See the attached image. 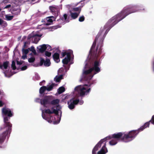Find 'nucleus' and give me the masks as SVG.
<instances>
[{"label":"nucleus","instance_id":"nucleus-53","mask_svg":"<svg viewBox=\"0 0 154 154\" xmlns=\"http://www.w3.org/2000/svg\"><path fill=\"white\" fill-rule=\"evenodd\" d=\"M91 84H90L89 85L85 84L84 85L85 86H88V87H90L91 85Z\"/></svg>","mask_w":154,"mask_h":154},{"label":"nucleus","instance_id":"nucleus-11","mask_svg":"<svg viewBox=\"0 0 154 154\" xmlns=\"http://www.w3.org/2000/svg\"><path fill=\"white\" fill-rule=\"evenodd\" d=\"M55 107V106H53L51 108V109H45V112L46 114H49L54 113L56 115H58L59 113L58 110H58L56 109H54Z\"/></svg>","mask_w":154,"mask_h":154},{"label":"nucleus","instance_id":"nucleus-33","mask_svg":"<svg viewBox=\"0 0 154 154\" xmlns=\"http://www.w3.org/2000/svg\"><path fill=\"white\" fill-rule=\"evenodd\" d=\"M30 50L32 51L35 55L37 54L36 51L33 46H32L31 47Z\"/></svg>","mask_w":154,"mask_h":154},{"label":"nucleus","instance_id":"nucleus-37","mask_svg":"<svg viewBox=\"0 0 154 154\" xmlns=\"http://www.w3.org/2000/svg\"><path fill=\"white\" fill-rule=\"evenodd\" d=\"M79 10L80 11V7L73 8L72 9V11H78Z\"/></svg>","mask_w":154,"mask_h":154},{"label":"nucleus","instance_id":"nucleus-34","mask_svg":"<svg viewBox=\"0 0 154 154\" xmlns=\"http://www.w3.org/2000/svg\"><path fill=\"white\" fill-rule=\"evenodd\" d=\"M68 54H69L71 55V54L70 52H67L66 51L63 52L62 53L61 55L62 57H63L65 56L66 55L67 56V55Z\"/></svg>","mask_w":154,"mask_h":154},{"label":"nucleus","instance_id":"nucleus-51","mask_svg":"<svg viewBox=\"0 0 154 154\" xmlns=\"http://www.w3.org/2000/svg\"><path fill=\"white\" fill-rule=\"evenodd\" d=\"M11 6V5H7L6 7H5V8H7L9 7H10Z\"/></svg>","mask_w":154,"mask_h":154},{"label":"nucleus","instance_id":"nucleus-15","mask_svg":"<svg viewBox=\"0 0 154 154\" xmlns=\"http://www.w3.org/2000/svg\"><path fill=\"white\" fill-rule=\"evenodd\" d=\"M56 18L57 17L54 16H51L47 17L46 19L47 21L49 23H46L45 25H50L51 23H52L53 21L55 20Z\"/></svg>","mask_w":154,"mask_h":154},{"label":"nucleus","instance_id":"nucleus-31","mask_svg":"<svg viewBox=\"0 0 154 154\" xmlns=\"http://www.w3.org/2000/svg\"><path fill=\"white\" fill-rule=\"evenodd\" d=\"M57 21H58V23L60 24H64L65 23L61 17H60L59 19L57 20Z\"/></svg>","mask_w":154,"mask_h":154},{"label":"nucleus","instance_id":"nucleus-45","mask_svg":"<svg viewBox=\"0 0 154 154\" xmlns=\"http://www.w3.org/2000/svg\"><path fill=\"white\" fill-rule=\"evenodd\" d=\"M47 45V47L48 50L49 51H50L51 50V48L50 46L49 45Z\"/></svg>","mask_w":154,"mask_h":154},{"label":"nucleus","instance_id":"nucleus-3","mask_svg":"<svg viewBox=\"0 0 154 154\" xmlns=\"http://www.w3.org/2000/svg\"><path fill=\"white\" fill-rule=\"evenodd\" d=\"M123 135V133L122 132H119L117 134H114L112 135H109L103 139H102L92 149V154H97V152L100 148L101 146V144L107 140H110L112 138L115 139L116 140H119Z\"/></svg>","mask_w":154,"mask_h":154},{"label":"nucleus","instance_id":"nucleus-23","mask_svg":"<svg viewBox=\"0 0 154 154\" xmlns=\"http://www.w3.org/2000/svg\"><path fill=\"white\" fill-rule=\"evenodd\" d=\"M47 87L45 86H42L39 89V93L40 94H43L44 92L47 90Z\"/></svg>","mask_w":154,"mask_h":154},{"label":"nucleus","instance_id":"nucleus-12","mask_svg":"<svg viewBox=\"0 0 154 154\" xmlns=\"http://www.w3.org/2000/svg\"><path fill=\"white\" fill-rule=\"evenodd\" d=\"M40 66H42L43 64L45 66H49L50 65L51 63L49 59H47L45 60L43 58L40 57Z\"/></svg>","mask_w":154,"mask_h":154},{"label":"nucleus","instance_id":"nucleus-9","mask_svg":"<svg viewBox=\"0 0 154 154\" xmlns=\"http://www.w3.org/2000/svg\"><path fill=\"white\" fill-rule=\"evenodd\" d=\"M42 116L43 119H44L45 120H46L49 123H51L52 122L53 120L54 121V124H57L59 123L60 122V119H59V120H58L57 121H56L55 120L54 121V119H53V117L51 116L50 115L47 116L45 114H42Z\"/></svg>","mask_w":154,"mask_h":154},{"label":"nucleus","instance_id":"nucleus-7","mask_svg":"<svg viewBox=\"0 0 154 154\" xmlns=\"http://www.w3.org/2000/svg\"><path fill=\"white\" fill-rule=\"evenodd\" d=\"M42 35V34L39 35L36 34L33 35V34H29L28 36V39L29 40L32 38V42L35 44H37L38 42L40 40V38H38L37 37H41Z\"/></svg>","mask_w":154,"mask_h":154},{"label":"nucleus","instance_id":"nucleus-29","mask_svg":"<svg viewBox=\"0 0 154 154\" xmlns=\"http://www.w3.org/2000/svg\"><path fill=\"white\" fill-rule=\"evenodd\" d=\"M117 143V141L116 140L112 139L110 140L109 142L110 145L113 146L116 145Z\"/></svg>","mask_w":154,"mask_h":154},{"label":"nucleus","instance_id":"nucleus-2","mask_svg":"<svg viewBox=\"0 0 154 154\" xmlns=\"http://www.w3.org/2000/svg\"><path fill=\"white\" fill-rule=\"evenodd\" d=\"M2 114L3 118L4 125L1 127L0 131L4 130L5 131L0 134V143L2 144L6 139V136L9 132V133L11 131L12 124L9 122L10 118L14 115V112L11 109L5 106L2 109Z\"/></svg>","mask_w":154,"mask_h":154},{"label":"nucleus","instance_id":"nucleus-56","mask_svg":"<svg viewBox=\"0 0 154 154\" xmlns=\"http://www.w3.org/2000/svg\"><path fill=\"white\" fill-rule=\"evenodd\" d=\"M153 71L154 72V62L153 63Z\"/></svg>","mask_w":154,"mask_h":154},{"label":"nucleus","instance_id":"nucleus-35","mask_svg":"<svg viewBox=\"0 0 154 154\" xmlns=\"http://www.w3.org/2000/svg\"><path fill=\"white\" fill-rule=\"evenodd\" d=\"M85 18L84 16L80 17L79 19V20L80 22L83 21L85 20Z\"/></svg>","mask_w":154,"mask_h":154},{"label":"nucleus","instance_id":"nucleus-28","mask_svg":"<svg viewBox=\"0 0 154 154\" xmlns=\"http://www.w3.org/2000/svg\"><path fill=\"white\" fill-rule=\"evenodd\" d=\"M21 11V9H18L16 11H11L12 14L14 15H17L20 14Z\"/></svg>","mask_w":154,"mask_h":154},{"label":"nucleus","instance_id":"nucleus-40","mask_svg":"<svg viewBox=\"0 0 154 154\" xmlns=\"http://www.w3.org/2000/svg\"><path fill=\"white\" fill-rule=\"evenodd\" d=\"M1 25L4 27H5L7 26V23L6 21L4 20L3 22V23Z\"/></svg>","mask_w":154,"mask_h":154},{"label":"nucleus","instance_id":"nucleus-46","mask_svg":"<svg viewBox=\"0 0 154 154\" xmlns=\"http://www.w3.org/2000/svg\"><path fill=\"white\" fill-rule=\"evenodd\" d=\"M27 43V42H24V45H23V48L24 49L26 47V44Z\"/></svg>","mask_w":154,"mask_h":154},{"label":"nucleus","instance_id":"nucleus-50","mask_svg":"<svg viewBox=\"0 0 154 154\" xmlns=\"http://www.w3.org/2000/svg\"><path fill=\"white\" fill-rule=\"evenodd\" d=\"M3 21L2 19L0 18V25H1L2 24Z\"/></svg>","mask_w":154,"mask_h":154},{"label":"nucleus","instance_id":"nucleus-21","mask_svg":"<svg viewBox=\"0 0 154 154\" xmlns=\"http://www.w3.org/2000/svg\"><path fill=\"white\" fill-rule=\"evenodd\" d=\"M25 2L24 0H15L14 4L17 6H20Z\"/></svg>","mask_w":154,"mask_h":154},{"label":"nucleus","instance_id":"nucleus-6","mask_svg":"<svg viewBox=\"0 0 154 154\" xmlns=\"http://www.w3.org/2000/svg\"><path fill=\"white\" fill-rule=\"evenodd\" d=\"M51 96H46L40 100V103L44 107H48V106L50 105Z\"/></svg>","mask_w":154,"mask_h":154},{"label":"nucleus","instance_id":"nucleus-32","mask_svg":"<svg viewBox=\"0 0 154 154\" xmlns=\"http://www.w3.org/2000/svg\"><path fill=\"white\" fill-rule=\"evenodd\" d=\"M11 66L13 70H14L16 69V67L15 66V63L14 61H12Z\"/></svg>","mask_w":154,"mask_h":154},{"label":"nucleus","instance_id":"nucleus-10","mask_svg":"<svg viewBox=\"0 0 154 154\" xmlns=\"http://www.w3.org/2000/svg\"><path fill=\"white\" fill-rule=\"evenodd\" d=\"M49 9L51 12L54 15V16L57 17L58 16L59 8L58 6L55 5L50 6L49 7Z\"/></svg>","mask_w":154,"mask_h":154},{"label":"nucleus","instance_id":"nucleus-14","mask_svg":"<svg viewBox=\"0 0 154 154\" xmlns=\"http://www.w3.org/2000/svg\"><path fill=\"white\" fill-rule=\"evenodd\" d=\"M108 152V150L106 147V143H104L103 145L100 150L97 152V154H106Z\"/></svg>","mask_w":154,"mask_h":154},{"label":"nucleus","instance_id":"nucleus-48","mask_svg":"<svg viewBox=\"0 0 154 154\" xmlns=\"http://www.w3.org/2000/svg\"><path fill=\"white\" fill-rule=\"evenodd\" d=\"M8 2V0H2V2L3 3H7Z\"/></svg>","mask_w":154,"mask_h":154},{"label":"nucleus","instance_id":"nucleus-27","mask_svg":"<svg viewBox=\"0 0 154 154\" xmlns=\"http://www.w3.org/2000/svg\"><path fill=\"white\" fill-rule=\"evenodd\" d=\"M62 76L61 75L59 76H56L54 79V80L56 82H59L60 80L62 79Z\"/></svg>","mask_w":154,"mask_h":154},{"label":"nucleus","instance_id":"nucleus-36","mask_svg":"<svg viewBox=\"0 0 154 154\" xmlns=\"http://www.w3.org/2000/svg\"><path fill=\"white\" fill-rule=\"evenodd\" d=\"M45 54L46 56L48 57H50L51 56V53L49 52L48 51H45Z\"/></svg>","mask_w":154,"mask_h":154},{"label":"nucleus","instance_id":"nucleus-8","mask_svg":"<svg viewBox=\"0 0 154 154\" xmlns=\"http://www.w3.org/2000/svg\"><path fill=\"white\" fill-rule=\"evenodd\" d=\"M79 102V99L74 100L72 98L67 102L68 107L70 109H72L75 107V105H77Z\"/></svg>","mask_w":154,"mask_h":154},{"label":"nucleus","instance_id":"nucleus-58","mask_svg":"<svg viewBox=\"0 0 154 154\" xmlns=\"http://www.w3.org/2000/svg\"><path fill=\"white\" fill-rule=\"evenodd\" d=\"M32 2H34L36 0H30Z\"/></svg>","mask_w":154,"mask_h":154},{"label":"nucleus","instance_id":"nucleus-22","mask_svg":"<svg viewBox=\"0 0 154 154\" xmlns=\"http://www.w3.org/2000/svg\"><path fill=\"white\" fill-rule=\"evenodd\" d=\"M65 22H69V18L68 17V15L66 14H64L63 17H61Z\"/></svg>","mask_w":154,"mask_h":154},{"label":"nucleus","instance_id":"nucleus-13","mask_svg":"<svg viewBox=\"0 0 154 154\" xmlns=\"http://www.w3.org/2000/svg\"><path fill=\"white\" fill-rule=\"evenodd\" d=\"M9 62L8 61H4L2 63L0 61V69L3 70L8 69L9 67Z\"/></svg>","mask_w":154,"mask_h":154},{"label":"nucleus","instance_id":"nucleus-26","mask_svg":"<svg viewBox=\"0 0 154 154\" xmlns=\"http://www.w3.org/2000/svg\"><path fill=\"white\" fill-rule=\"evenodd\" d=\"M65 91L64 87L63 86L60 87L58 89V92L59 94H61L64 92Z\"/></svg>","mask_w":154,"mask_h":154},{"label":"nucleus","instance_id":"nucleus-16","mask_svg":"<svg viewBox=\"0 0 154 154\" xmlns=\"http://www.w3.org/2000/svg\"><path fill=\"white\" fill-rule=\"evenodd\" d=\"M47 48V45L45 44H43L37 47V48L38 49L39 52L41 53H43Z\"/></svg>","mask_w":154,"mask_h":154},{"label":"nucleus","instance_id":"nucleus-19","mask_svg":"<svg viewBox=\"0 0 154 154\" xmlns=\"http://www.w3.org/2000/svg\"><path fill=\"white\" fill-rule=\"evenodd\" d=\"M80 13V11H79V12L78 13H76V12L73 13V12H71L70 15L71 16V17L73 19H76L78 17Z\"/></svg>","mask_w":154,"mask_h":154},{"label":"nucleus","instance_id":"nucleus-42","mask_svg":"<svg viewBox=\"0 0 154 154\" xmlns=\"http://www.w3.org/2000/svg\"><path fill=\"white\" fill-rule=\"evenodd\" d=\"M27 68V67L25 65L24 66L22 67L21 68V70L22 71H23L26 70Z\"/></svg>","mask_w":154,"mask_h":154},{"label":"nucleus","instance_id":"nucleus-25","mask_svg":"<svg viewBox=\"0 0 154 154\" xmlns=\"http://www.w3.org/2000/svg\"><path fill=\"white\" fill-rule=\"evenodd\" d=\"M152 121H150L149 122H148L145 123V128L148 127L149 125V122H151L154 125V115L152 116Z\"/></svg>","mask_w":154,"mask_h":154},{"label":"nucleus","instance_id":"nucleus-41","mask_svg":"<svg viewBox=\"0 0 154 154\" xmlns=\"http://www.w3.org/2000/svg\"><path fill=\"white\" fill-rule=\"evenodd\" d=\"M20 9L19 6L17 7L16 8H13L12 10H11V11H17V9Z\"/></svg>","mask_w":154,"mask_h":154},{"label":"nucleus","instance_id":"nucleus-24","mask_svg":"<svg viewBox=\"0 0 154 154\" xmlns=\"http://www.w3.org/2000/svg\"><path fill=\"white\" fill-rule=\"evenodd\" d=\"M5 20L8 21L11 20L14 17V16H10L8 14L5 15Z\"/></svg>","mask_w":154,"mask_h":154},{"label":"nucleus","instance_id":"nucleus-44","mask_svg":"<svg viewBox=\"0 0 154 154\" xmlns=\"http://www.w3.org/2000/svg\"><path fill=\"white\" fill-rule=\"evenodd\" d=\"M23 62L22 61H19L18 60L17 61V65H21L22 64Z\"/></svg>","mask_w":154,"mask_h":154},{"label":"nucleus","instance_id":"nucleus-17","mask_svg":"<svg viewBox=\"0 0 154 154\" xmlns=\"http://www.w3.org/2000/svg\"><path fill=\"white\" fill-rule=\"evenodd\" d=\"M60 55L58 53H55L53 55V58L54 61L58 63L60 61Z\"/></svg>","mask_w":154,"mask_h":154},{"label":"nucleus","instance_id":"nucleus-59","mask_svg":"<svg viewBox=\"0 0 154 154\" xmlns=\"http://www.w3.org/2000/svg\"><path fill=\"white\" fill-rule=\"evenodd\" d=\"M59 107V105H58L57 106V108Z\"/></svg>","mask_w":154,"mask_h":154},{"label":"nucleus","instance_id":"nucleus-47","mask_svg":"<svg viewBox=\"0 0 154 154\" xmlns=\"http://www.w3.org/2000/svg\"><path fill=\"white\" fill-rule=\"evenodd\" d=\"M4 103H3L2 101L1 100H0V107H2V106L4 105Z\"/></svg>","mask_w":154,"mask_h":154},{"label":"nucleus","instance_id":"nucleus-49","mask_svg":"<svg viewBox=\"0 0 154 154\" xmlns=\"http://www.w3.org/2000/svg\"><path fill=\"white\" fill-rule=\"evenodd\" d=\"M43 82H45V80H43L42 82H40L39 85H43Z\"/></svg>","mask_w":154,"mask_h":154},{"label":"nucleus","instance_id":"nucleus-54","mask_svg":"<svg viewBox=\"0 0 154 154\" xmlns=\"http://www.w3.org/2000/svg\"><path fill=\"white\" fill-rule=\"evenodd\" d=\"M26 57V55L23 56L22 57V58L23 59H25Z\"/></svg>","mask_w":154,"mask_h":154},{"label":"nucleus","instance_id":"nucleus-18","mask_svg":"<svg viewBox=\"0 0 154 154\" xmlns=\"http://www.w3.org/2000/svg\"><path fill=\"white\" fill-rule=\"evenodd\" d=\"M71 55L68 54L67 56L62 60L63 63L64 64H67L71 60Z\"/></svg>","mask_w":154,"mask_h":154},{"label":"nucleus","instance_id":"nucleus-20","mask_svg":"<svg viewBox=\"0 0 154 154\" xmlns=\"http://www.w3.org/2000/svg\"><path fill=\"white\" fill-rule=\"evenodd\" d=\"M59 102V100L58 99H56L53 100L52 98L51 97L50 105H55L57 104Z\"/></svg>","mask_w":154,"mask_h":154},{"label":"nucleus","instance_id":"nucleus-43","mask_svg":"<svg viewBox=\"0 0 154 154\" xmlns=\"http://www.w3.org/2000/svg\"><path fill=\"white\" fill-rule=\"evenodd\" d=\"M61 27V26L59 25L55 26H53V29H56L58 28H60Z\"/></svg>","mask_w":154,"mask_h":154},{"label":"nucleus","instance_id":"nucleus-30","mask_svg":"<svg viewBox=\"0 0 154 154\" xmlns=\"http://www.w3.org/2000/svg\"><path fill=\"white\" fill-rule=\"evenodd\" d=\"M55 84L54 83H52L49 86L47 87V90L48 91H51L53 88V87L54 86Z\"/></svg>","mask_w":154,"mask_h":154},{"label":"nucleus","instance_id":"nucleus-55","mask_svg":"<svg viewBox=\"0 0 154 154\" xmlns=\"http://www.w3.org/2000/svg\"><path fill=\"white\" fill-rule=\"evenodd\" d=\"M24 1H25V2H29L30 1V0H24Z\"/></svg>","mask_w":154,"mask_h":154},{"label":"nucleus","instance_id":"nucleus-1","mask_svg":"<svg viewBox=\"0 0 154 154\" xmlns=\"http://www.w3.org/2000/svg\"><path fill=\"white\" fill-rule=\"evenodd\" d=\"M134 12H121L112 17L108 21L104 26L103 29H107L105 33L103 34V30L101 29L97 35L89 51V54L91 57L94 59L93 62L89 60L85 64L86 68H89L88 70H85L83 73L88 75L93 72L95 75L100 71V60L98 58L102 53V47L103 46V41L109 30L119 21L125 18L129 14Z\"/></svg>","mask_w":154,"mask_h":154},{"label":"nucleus","instance_id":"nucleus-61","mask_svg":"<svg viewBox=\"0 0 154 154\" xmlns=\"http://www.w3.org/2000/svg\"><path fill=\"white\" fill-rule=\"evenodd\" d=\"M38 65H37V66H38Z\"/></svg>","mask_w":154,"mask_h":154},{"label":"nucleus","instance_id":"nucleus-57","mask_svg":"<svg viewBox=\"0 0 154 154\" xmlns=\"http://www.w3.org/2000/svg\"><path fill=\"white\" fill-rule=\"evenodd\" d=\"M93 75H91V76L90 77V79H91L93 77Z\"/></svg>","mask_w":154,"mask_h":154},{"label":"nucleus","instance_id":"nucleus-52","mask_svg":"<svg viewBox=\"0 0 154 154\" xmlns=\"http://www.w3.org/2000/svg\"><path fill=\"white\" fill-rule=\"evenodd\" d=\"M79 103L80 104L82 105V104H83L84 102H83V101L82 100V101H81L80 102L79 101Z\"/></svg>","mask_w":154,"mask_h":154},{"label":"nucleus","instance_id":"nucleus-38","mask_svg":"<svg viewBox=\"0 0 154 154\" xmlns=\"http://www.w3.org/2000/svg\"><path fill=\"white\" fill-rule=\"evenodd\" d=\"M22 51L23 53L25 54H27L29 52V50L28 49H22Z\"/></svg>","mask_w":154,"mask_h":154},{"label":"nucleus","instance_id":"nucleus-39","mask_svg":"<svg viewBox=\"0 0 154 154\" xmlns=\"http://www.w3.org/2000/svg\"><path fill=\"white\" fill-rule=\"evenodd\" d=\"M35 60V59L34 57H32L29 58L28 59V61L29 63H33Z\"/></svg>","mask_w":154,"mask_h":154},{"label":"nucleus","instance_id":"nucleus-5","mask_svg":"<svg viewBox=\"0 0 154 154\" xmlns=\"http://www.w3.org/2000/svg\"><path fill=\"white\" fill-rule=\"evenodd\" d=\"M75 91L78 92L80 96L84 97L86 93V94L89 93L91 90V88H89L87 90H86L85 87H82L81 85H79L76 86L75 88Z\"/></svg>","mask_w":154,"mask_h":154},{"label":"nucleus","instance_id":"nucleus-60","mask_svg":"<svg viewBox=\"0 0 154 154\" xmlns=\"http://www.w3.org/2000/svg\"><path fill=\"white\" fill-rule=\"evenodd\" d=\"M59 52H60V50L59 51Z\"/></svg>","mask_w":154,"mask_h":154},{"label":"nucleus","instance_id":"nucleus-4","mask_svg":"<svg viewBox=\"0 0 154 154\" xmlns=\"http://www.w3.org/2000/svg\"><path fill=\"white\" fill-rule=\"evenodd\" d=\"M144 129V124L140 128L136 130H133L130 131L128 134H125L122 137L121 140L125 142L130 141L133 140L138 133Z\"/></svg>","mask_w":154,"mask_h":154}]
</instances>
